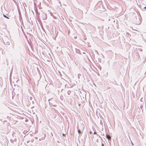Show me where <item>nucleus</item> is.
<instances>
[{
  "mask_svg": "<svg viewBox=\"0 0 146 146\" xmlns=\"http://www.w3.org/2000/svg\"><path fill=\"white\" fill-rule=\"evenodd\" d=\"M106 138L108 140H110L111 139V137L108 134H106Z\"/></svg>",
  "mask_w": 146,
  "mask_h": 146,
  "instance_id": "nucleus-1",
  "label": "nucleus"
},
{
  "mask_svg": "<svg viewBox=\"0 0 146 146\" xmlns=\"http://www.w3.org/2000/svg\"><path fill=\"white\" fill-rule=\"evenodd\" d=\"M39 140H40H40H41L40 139H39Z\"/></svg>",
  "mask_w": 146,
  "mask_h": 146,
  "instance_id": "nucleus-17",
  "label": "nucleus"
},
{
  "mask_svg": "<svg viewBox=\"0 0 146 146\" xmlns=\"http://www.w3.org/2000/svg\"><path fill=\"white\" fill-rule=\"evenodd\" d=\"M51 135L52 136H53L52 133H51Z\"/></svg>",
  "mask_w": 146,
  "mask_h": 146,
  "instance_id": "nucleus-8",
  "label": "nucleus"
},
{
  "mask_svg": "<svg viewBox=\"0 0 146 146\" xmlns=\"http://www.w3.org/2000/svg\"><path fill=\"white\" fill-rule=\"evenodd\" d=\"M50 101H51V100H50V99H49V103L50 105H52V103H51V102H50Z\"/></svg>",
  "mask_w": 146,
  "mask_h": 146,
  "instance_id": "nucleus-2",
  "label": "nucleus"
},
{
  "mask_svg": "<svg viewBox=\"0 0 146 146\" xmlns=\"http://www.w3.org/2000/svg\"><path fill=\"white\" fill-rule=\"evenodd\" d=\"M31 142H33V140H31Z\"/></svg>",
  "mask_w": 146,
  "mask_h": 146,
  "instance_id": "nucleus-11",
  "label": "nucleus"
},
{
  "mask_svg": "<svg viewBox=\"0 0 146 146\" xmlns=\"http://www.w3.org/2000/svg\"><path fill=\"white\" fill-rule=\"evenodd\" d=\"M30 100H32V99L33 98L31 97H30Z\"/></svg>",
  "mask_w": 146,
  "mask_h": 146,
  "instance_id": "nucleus-6",
  "label": "nucleus"
},
{
  "mask_svg": "<svg viewBox=\"0 0 146 146\" xmlns=\"http://www.w3.org/2000/svg\"><path fill=\"white\" fill-rule=\"evenodd\" d=\"M3 16L5 17V18H6L7 19H9V17H7L5 15H3Z\"/></svg>",
  "mask_w": 146,
  "mask_h": 146,
  "instance_id": "nucleus-4",
  "label": "nucleus"
},
{
  "mask_svg": "<svg viewBox=\"0 0 146 146\" xmlns=\"http://www.w3.org/2000/svg\"><path fill=\"white\" fill-rule=\"evenodd\" d=\"M78 133L79 134H80L81 133V132L80 130L78 129Z\"/></svg>",
  "mask_w": 146,
  "mask_h": 146,
  "instance_id": "nucleus-3",
  "label": "nucleus"
},
{
  "mask_svg": "<svg viewBox=\"0 0 146 146\" xmlns=\"http://www.w3.org/2000/svg\"><path fill=\"white\" fill-rule=\"evenodd\" d=\"M7 45H9V42H7Z\"/></svg>",
  "mask_w": 146,
  "mask_h": 146,
  "instance_id": "nucleus-5",
  "label": "nucleus"
},
{
  "mask_svg": "<svg viewBox=\"0 0 146 146\" xmlns=\"http://www.w3.org/2000/svg\"><path fill=\"white\" fill-rule=\"evenodd\" d=\"M63 135L64 136L65 135V134H63Z\"/></svg>",
  "mask_w": 146,
  "mask_h": 146,
  "instance_id": "nucleus-13",
  "label": "nucleus"
},
{
  "mask_svg": "<svg viewBox=\"0 0 146 146\" xmlns=\"http://www.w3.org/2000/svg\"><path fill=\"white\" fill-rule=\"evenodd\" d=\"M104 146V144H102V146Z\"/></svg>",
  "mask_w": 146,
  "mask_h": 146,
  "instance_id": "nucleus-14",
  "label": "nucleus"
},
{
  "mask_svg": "<svg viewBox=\"0 0 146 146\" xmlns=\"http://www.w3.org/2000/svg\"><path fill=\"white\" fill-rule=\"evenodd\" d=\"M57 142L58 143H60V142L58 141H57Z\"/></svg>",
  "mask_w": 146,
  "mask_h": 146,
  "instance_id": "nucleus-9",
  "label": "nucleus"
},
{
  "mask_svg": "<svg viewBox=\"0 0 146 146\" xmlns=\"http://www.w3.org/2000/svg\"><path fill=\"white\" fill-rule=\"evenodd\" d=\"M94 134H96V132H94Z\"/></svg>",
  "mask_w": 146,
  "mask_h": 146,
  "instance_id": "nucleus-7",
  "label": "nucleus"
},
{
  "mask_svg": "<svg viewBox=\"0 0 146 146\" xmlns=\"http://www.w3.org/2000/svg\"><path fill=\"white\" fill-rule=\"evenodd\" d=\"M140 51H142V49H140Z\"/></svg>",
  "mask_w": 146,
  "mask_h": 146,
  "instance_id": "nucleus-12",
  "label": "nucleus"
},
{
  "mask_svg": "<svg viewBox=\"0 0 146 146\" xmlns=\"http://www.w3.org/2000/svg\"><path fill=\"white\" fill-rule=\"evenodd\" d=\"M29 142H30V141H27V143H29Z\"/></svg>",
  "mask_w": 146,
  "mask_h": 146,
  "instance_id": "nucleus-10",
  "label": "nucleus"
},
{
  "mask_svg": "<svg viewBox=\"0 0 146 146\" xmlns=\"http://www.w3.org/2000/svg\"><path fill=\"white\" fill-rule=\"evenodd\" d=\"M90 134H91V133L92 132H91V131H90Z\"/></svg>",
  "mask_w": 146,
  "mask_h": 146,
  "instance_id": "nucleus-16",
  "label": "nucleus"
},
{
  "mask_svg": "<svg viewBox=\"0 0 146 146\" xmlns=\"http://www.w3.org/2000/svg\"><path fill=\"white\" fill-rule=\"evenodd\" d=\"M144 9H146V7H144Z\"/></svg>",
  "mask_w": 146,
  "mask_h": 146,
  "instance_id": "nucleus-15",
  "label": "nucleus"
}]
</instances>
